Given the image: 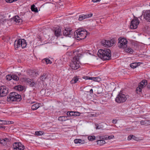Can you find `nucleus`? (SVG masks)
<instances>
[{
  "label": "nucleus",
  "instance_id": "nucleus-1",
  "mask_svg": "<svg viewBox=\"0 0 150 150\" xmlns=\"http://www.w3.org/2000/svg\"><path fill=\"white\" fill-rule=\"evenodd\" d=\"M98 56L104 60H109L111 57V51L109 49L99 50L98 53Z\"/></svg>",
  "mask_w": 150,
  "mask_h": 150
},
{
  "label": "nucleus",
  "instance_id": "nucleus-2",
  "mask_svg": "<svg viewBox=\"0 0 150 150\" xmlns=\"http://www.w3.org/2000/svg\"><path fill=\"white\" fill-rule=\"evenodd\" d=\"M74 37L78 40L84 39L87 35V31L84 29H78L74 32Z\"/></svg>",
  "mask_w": 150,
  "mask_h": 150
},
{
  "label": "nucleus",
  "instance_id": "nucleus-3",
  "mask_svg": "<svg viewBox=\"0 0 150 150\" xmlns=\"http://www.w3.org/2000/svg\"><path fill=\"white\" fill-rule=\"evenodd\" d=\"M80 56L77 55L75 56L72 59L70 64V67L74 69H77L80 67V62L79 60Z\"/></svg>",
  "mask_w": 150,
  "mask_h": 150
},
{
  "label": "nucleus",
  "instance_id": "nucleus-4",
  "mask_svg": "<svg viewBox=\"0 0 150 150\" xmlns=\"http://www.w3.org/2000/svg\"><path fill=\"white\" fill-rule=\"evenodd\" d=\"M8 101L11 100L12 101H20L21 99V96L17 93L13 92L11 93L7 97Z\"/></svg>",
  "mask_w": 150,
  "mask_h": 150
},
{
  "label": "nucleus",
  "instance_id": "nucleus-5",
  "mask_svg": "<svg viewBox=\"0 0 150 150\" xmlns=\"http://www.w3.org/2000/svg\"><path fill=\"white\" fill-rule=\"evenodd\" d=\"M14 45L15 50H17L21 47L22 48H25L27 46V43L26 40L24 39H20L15 41Z\"/></svg>",
  "mask_w": 150,
  "mask_h": 150
},
{
  "label": "nucleus",
  "instance_id": "nucleus-6",
  "mask_svg": "<svg viewBox=\"0 0 150 150\" xmlns=\"http://www.w3.org/2000/svg\"><path fill=\"white\" fill-rule=\"evenodd\" d=\"M129 97L128 95H126L124 94L119 93L115 99V101L116 102L118 103H122L125 102L127 99Z\"/></svg>",
  "mask_w": 150,
  "mask_h": 150
},
{
  "label": "nucleus",
  "instance_id": "nucleus-7",
  "mask_svg": "<svg viewBox=\"0 0 150 150\" xmlns=\"http://www.w3.org/2000/svg\"><path fill=\"white\" fill-rule=\"evenodd\" d=\"M147 84V81L146 80H143L140 82L138 85V87L137 88L136 92L138 93L142 91V88L145 87Z\"/></svg>",
  "mask_w": 150,
  "mask_h": 150
},
{
  "label": "nucleus",
  "instance_id": "nucleus-8",
  "mask_svg": "<svg viewBox=\"0 0 150 150\" xmlns=\"http://www.w3.org/2000/svg\"><path fill=\"white\" fill-rule=\"evenodd\" d=\"M115 42V40L113 39L110 40H103L102 41V43L104 46L108 47L113 46Z\"/></svg>",
  "mask_w": 150,
  "mask_h": 150
},
{
  "label": "nucleus",
  "instance_id": "nucleus-9",
  "mask_svg": "<svg viewBox=\"0 0 150 150\" xmlns=\"http://www.w3.org/2000/svg\"><path fill=\"white\" fill-rule=\"evenodd\" d=\"M118 45L119 48H124L127 47V41L125 39L120 38L118 39Z\"/></svg>",
  "mask_w": 150,
  "mask_h": 150
},
{
  "label": "nucleus",
  "instance_id": "nucleus-10",
  "mask_svg": "<svg viewBox=\"0 0 150 150\" xmlns=\"http://www.w3.org/2000/svg\"><path fill=\"white\" fill-rule=\"evenodd\" d=\"M139 23V20L137 18H134L131 22L130 28L133 29H136Z\"/></svg>",
  "mask_w": 150,
  "mask_h": 150
},
{
  "label": "nucleus",
  "instance_id": "nucleus-11",
  "mask_svg": "<svg viewBox=\"0 0 150 150\" xmlns=\"http://www.w3.org/2000/svg\"><path fill=\"white\" fill-rule=\"evenodd\" d=\"M13 150H24V146L20 142H15L13 144Z\"/></svg>",
  "mask_w": 150,
  "mask_h": 150
},
{
  "label": "nucleus",
  "instance_id": "nucleus-12",
  "mask_svg": "<svg viewBox=\"0 0 150 150\" xmlns=\"http://www.w3.org/2000/svg\"><path fill=\"white\" fill-rule=\"evenodd\" d=\"M0 92H1L0 96H5L8 93V88L5 86H0Z\"/></svg>",
  "mask_w": 150,
  "mask_h": 150
},
{
  "label": "nucleus",
  "instance_id": "nucleus-13",
  "mask_svg": "<svg viewBox=\"0 0 150 150\" xmlns=\"http://www.w3.org/2000/svg\"><path fill=\"white\" fill-rule=\"evenodd\" d=\"M72 30L69 28H67L63 31V35L66 37H71L73 33L71 32Z\"/></svg>",
  "mask_w": 150,
  "mask_h": 150
},
{
  "label": "nucleus",
  "instance_id": "nucleus-14",
  "mask_svg": "<svg viewBox=\"0 0 150 150\" xmlns=\"http://www.w3.org/2000/svg\"><path fill=\"white\" fill-rule=\"evenodd\" d=\"M11 140L10 138H5L4 139H0V144L4 146H8Z\"/></svg>",
  "mask_w": 150,
  "mask_h": 150
},
{
  "label": "nucleus",
  "instance_id": "nucleus-15",
  "mask_svg": "<svg viewBox=\"0 0 150 150\" xmlns=\"http://www.w3.org/2000/svg\"><path fill=\"white\" fill-rule=\"evenodd\" d=\"M92 16L93 14L92 13L86 15H81L79 16L78 20L79 21H81L84 19L91 17Z\"/></svg>",
  "mask_w": 150,
  "mask_h": 150
},
{
  "label": "nucleus",
  "instance_id": "nucleus-16",
  "mask_svg": "<svg viewBox=\"0 0 150 150\" xmlns=\"http://www.w3.org/2000/svg\"><path fill=\"white\" fill-rule=\"evenodd\" d=\"M24 81L31 87L34 86L36 84L33 81L29 78H25Z\"/></svg>",
  "mask_w": 150,
  "mask_h": 150
},
{
  "label": "nucleus",
  "instance_id": "nucleus-17",
  "mask_svg": "<svg viewBox=\"0 0 150 150\" xmlns=\"http://www.w3.org/2000/svg\"><path fill=\"white\" fill-rule=\"evenodd\" d=\"M144 17L147 21L150 22V10H147L145 12Z\"/></svg>",
  "mask_w": 150,
  "mask_h": 150
},
{
  "label": "nucleus",
  "instance_id": "nucleus-18",
  "mask_svg": "<svg viewBox=\"0 0 150 150\" xmlns=\"http://www.w3.org/2000/svg\"><path fill=\"white\" fill-rule=\"evenodd\" d=\"M61 30L60 28H56L55 30L54 33L56 36L58 37L61 35Z\"/></svg>",
  "mask_w": 150,
  "mask_h": 150
},
{
  "label": "nucleus",
  "instance_id": "nucleus-19",
  "mask_svg": "<svg viewBox=\"0 0 150 150\" xmlns=\"http://www.w3.org/2000/svg\"><path fill=\"white\" fill-rule=\"evenodd\" d=\"M140 123L142 125L147 126L150 125V121L146 120H142L140 122Z\"/></svg>",
  "mask_w": 150,
  "mask_h": 150
},
{
  "label": "nucleus",
  "instance_id": "nucleus-20",
  "mask_svg": "<svg viewBox=\"0 0 150 150\" xmlns=\"http://www.w3.org/2000/svg\"><path fill=\"white\" fill-rule=\"evenodd\" d=\"M40 103H35L32 106L31 109L33 110H36L40 107Z\"/></svg>",
  "mask_w": 150,
  "mask_h": 150
},
{
  "label": "nucleus",
  "instance_id": "nucleus-21",
  "mask_svg": "<svg viewBox=\"0 0 150 150\" xmlns=\"http://www.w3.org/2000/svg\"><path fill=\"white\" fill-rule=\"evenodd\" d=\"M13 21L18 23H19L22 22V20L18 16H16L13 18Z\"/></svg>",
  "mask_w": 150,
  "mask_h": 150
},
{
  "label": "nucleus",
  "instance_id": "nucleus-22",
  "mask_svg": "<svg viewBox=\"0 0 150 150\" xmlns=\"http://www.w3.org/2000/svg\"><path fill=\"white\" fill-rule=\"evenodd\" d=\"M67 117V116H60L59 117L58 119L59 121L62 122L65 121L69 119Z\"/></svg>",
  "mask_w": 150,
  "mask_h": 150
},
{
  "label": "nucleus",
  "instance_id": "nucleus-23",
  "mask_svg": "<svg viewBox=\"0 0 150 150\" xmlns=\"http://www.w3.org/2000/svg\"><path fill=\"white\" fill-rule=\"evenodd\" d=\"M15 89L19 91H22L23 90L24 88L22 86L18 85L15 87Z\"/></svg>",
  "mask_w": 150,
  "mask_h": 150
},
{
  "label": "nucleus",
  "instance_id": "nucleus-24",
  "mask_svg": "<svg viewBox=\"0 0 150 150\" xmlns=\"http://www.w3.org/2000/svg\"><path fill=\"white\" fill-rule=\"evenodd\" d=\"M1 123L2 124H1V125H8L13 124V121H6L3 120V122H1Z\"/></svg>",
  "mask_w": 150,
  "mask_h": 150
},
{
  "label": "nucleus",
  "instance_id": "nucleus-25",
  "mask_svg": "<svg viewBox=\"0 0 150 150\" xmlns=\"http://www.w3.org/2000/svg\"><path fill=\"white\" fill-rule=\"evenodd\" d=\"M47 76L46 74H43L40 77V78L41 80L43 81L47 78Z\"/></svg>",
  "mask_w": 150,
  "mask_h": 150
},
{
  "label": "nucleus",
  "instance_id": "nucleus-26",
  "mask_svg": "<svg viewBox=\"0 0 150 150\" xmlns=\"http://www.w3.org/2000/svg\"><path fill=\"white\" fill-rule=\"evenodd\" d=\"M79 79L77 77H74L72 80L71 81V83L73 84H74L76 83L77 81H78Z\"/></svg>",
  "mask_w": 150,
  "mask_h": 150
},
{
  "label": "nucleus",
  "instance_id": "nucleus-27",
  "mask_svg": "<svg viewBox=\"0 0 150 150\" xmlns=\"http://www.w3.org/2000/svg\"><path fill=\"white\" fill-rule=\"evenodd\" d=\"M35 5L33 4L31 6V11H34L35 12H38V9L37 8H35Z\"/></svg>",
  "mask_w": 150,
  "mask_h": 150
},
{
  "label": "nucleus",
  "instance_id": "nucleus-28",
  "mask_svg": "<svg viewBox=\"0 0 150 150\" xmlns=\"http://www.w3.org/2000/svg\"><path fill=\"white\" fill-rule=\"evenodd\" d=\"M44 134V132L42 131H36L35 134L37 136H40L43 135Z\"/></svg>",
  "mask_w": 150,
  "mask_h": 150
},
{
  "label": "nucleus",
  "instance_id": "nucleus-29",
  "mask_svg": "<svg viewBox=\"0 0 150 150\" xmlns=\"http://www.w3.org/2000/svg\"><path fill=\"white\" fill-rule=\"evenodd\" d=\"M138 63L135 62L131 64L130 66L133 69H134L138 66Z\"/></svg>",
  "mask_w": 150,
  "mask_h": 150
},
{
  "label": "nucleus",
  "instance_id": "nucleus-30",
  "mask_svg": "<svg viewBox=\"0 0 150 150\" xmlns=\"http://www.w3.org/2000/svg\"><path fill=\"white\" fill-rule=\"evenodd\" d=\"M97 144L99 145L105 144V141L103 140H99L97 141Z\"/></svg>",
  "mask_w": 150,
  "mask_h": 150
},
{
  "label": "nucleus",
  "instance_id": "nucleus-31",
  "mask_svg": "<svg viewBox=\"0 0 150 150\" xmlns=\"http://www.w3.org/2000/svg\"><path fill=\"white\" fill-rule=\"evenodd\" d=\"M19 77L16 75H12V79L15 81H18L19 80Z\"/></svg>",
  "mask_w": 150,
  "mask_h": 150
},
{
  "label": "nucleus",
  "instance_id": "nucleus-32",
  "mask_svg": "<svg viewBox=\"0 0 150 150\" xmlns=\"http://www.w3.org/2000/svg\"><path fill=\"white\" fill-rule=\"evenodd\" d=\"M6 79L8 81H10L12 79V75L8 74L6 77Z\"/></svg>",
  "mask_w": 150,
  "mask_h": 150
},
{
  "label": "nucleus",
  "instance_id": "nucleus-33",
  "mask_svg": "<svg viewBox=\"0 0 150 150\" xmlns=\"http://www.w3.org/2000/svg\"><path fill=\"white\" fill-rule=\"evenodd\" d=\"M82 140L80 139H76L74 140V142L75 144L81 143Z\"/></svg>",
  "mask_w": 150,
  "mask_h": 150
},
{
  "label": "nucleus",
  "instance_id": "nucleus-34",
  "mask_svg": "<svg viewBox=\"0 0 150 150\" xmlns=\"http://www.w3.org/2000/svg\"><path fill=\"white\" fill-rule=\"evenodd\" d=\"M96 137L94 136H89L88 137V139L90 141H93L95 139Z\"/></svg>",
  "mask_w": 150,
  "mask_h": 150
},
{
  "label": "nucleus",
  "instance_id": "nucleus-35",
  "mask_svg": "<svg viewBox=\"0 0 150 150\" xmlns=\"http://www.w3.org/2000/svg\"><path fill=\"white\" fill-rule=\"evenodd\" d=\"M74 111H68L67 112V114L68 116H74Z\"/></svg>",
  "mask_w": 150,
  "mask_h": 150
},
{
  "label": "nucleus",
  "instance_id": "nucleus-36",
  "mask_svg": "<svg viewBox=\"0 0 150 150\" xmlns=\"http://www.w3.org/2000/svg\"><path fill=\"white\" fill-rule=\"evenodd\" d=\"M126 51L127 52L132 53L133 52V50L130 48L128 47L126 49Z\"/></svg>",
  "mask_w": 150,
  "mask_h": 150
},
{
  "label": "nucleus",
  "instance_id": "nucleus-37",
  "mask_svg": "<svg viewBox=\"0 0 150 150\" xmlns=\"http://www.w3.org/2000/svg\"><path fill=\"white\" fill-rule=\"evenodd\" d=\"M44 60L46 64H51L52 63V62L49 59H44Z\"/></svg>",
  "mask_w": 150,
  "mask_h": 150
},
{
  "label": "nucleus",
  "instance_id": "nucleus-38",
  "mask_svg": "<svg viewBox=\"0 0 150 150\" xmlns=\"http://www.w3.org/2000/svg\"><path fill=\"white\" fill-rule=\"evenodd\" d=\"M96 129H102L103 126L102 125H99L98 124H96Z\"/></svg>",
  "mask_w": 150,
  "mask_h": 150
},
{
  "label": "nucleus",
  "instance_id": "nucleus-39",
  "mask_svg": "<svg viewBox=\"0 0 150 150\" xmlns=\"http://www.w3.org/2000/svg\"><path fill=\"white\" fill-rule=\"evenodd\" d=\"M95 77H92L89 76H86V79H89L93 80L94 81V79H95Z\"/></svg>",
  "mask_w": 150,
  "mask_h": 150
},
{
  "label": "nucleus",
  "instance_id": "nucleus-40",
  "mask_svg": "<svg viewBox=\"0 0 150 150\" xmlns=\"http://www.w3.org/2000/svg\"><path fill=\"white\" fill-rule=\"evenodd\" d=\"M95 79H94V81L99 82L101 80V78L99 77H95Z\"/></svg>",
  "mask_w": 150,
  "mask_h": 150
},
{
  "label": "nucleus",
  "instance_id": "nucleus-41",
  "mask_svg": "<svg viewBox=\"0 0 150 150\" xmlns=\"http://www.w3.org/2000/svg\"><path fill=\"white\" fill-rule=\"evenodd\" d=\"M74 116H79L80 115V113L78 112H74Z\"/></svg>",
  "mask_w": 150,
  "mask_h": 150
},
{
  "label": "nucleus",
  "instance_id": "nucleus-42",
  "mask_svg": "<svg viewBox=\"0 0 150 150\" xmlns=\"http://www.w3.org/2000/svg\"><path fill=\"white\" fill-rule=\"evenodd\" d=\"M6 1L7 3H11L13 1H16L17 0H5Z\"/></svg>",
  "mask_w": 150,
  "mask_h": 150
},
{
  "label": "nucleus",
  "instance_id": "nucleus-43",
  "mask_svg": "<svg viewBox=\"0 0 150 150\" xmlns=\"http://www.w3.org/2000/svg\"><path fill=\"white\" fill-rule=\"evenodd\" d=\"M114 135H111L108 136V137H106V139L108 138V139H110L114 138Z\"/></svg>",
  "mask_w": 150,
  "mask_h": 150
},
{
  "label": "nucleus",
  "instance_id": "nucleus-44",
  "mask_svg": "<svg viewBox=\"0 0 150 150\" xmlns=\"http://www.w3.org/2000/svg\"><path fill=\"white\" fill-rule=\"evenodd\" d=\"M133 135H130L127 138V139L129 140H130L133 138Z\"/></svg>",
  "mask_w": 150,
  "mask_h": 150
},
{
  "label": "nucleus",
  "instance_id": "nucleus-45",
  "mask_svg": "<svg viewBox=\"0 0 150 150\" xmlns=\"http://www.w3.org/2000/svg\"><path fill=\"white\" fill-rule=\"evenodd\" d=\"M117 122V120H112V123L114 124H116Z\"/></svg>",
  "mask_w": 150,
  "mask_h": 150
},
{
  "label": "nucleus",
  "instance_id": "nucleus-46",
  "mask_svg": "<svg viewBox=\"0 0 150 150\" xmlns=\"http://www.w3.org/2000/svg\"><path fill=\"white\" fill-rule=\"evenodd\" d=\"M100 0H92V1L93 2H97L100 1Z\"/></svg>",
  "mask_w": 150,
  "mask_h": 150
},
{
  "label": "nucleus",
  "instance_id": "nucleus-47",
  "mask_svg": "<svg viewBox=\"0 0 150 150\" xmlns=\"http://www.w3.org/2000/svg\"><path fill=\"white\" fill-rule=\"evenodd\" d=\"M89 92H90V94H92L93 93V89H90Z\"/></svg>",
  "mask_w": 150,
  "mask_h": 150
},
{
  "label": "nucleus",
  "instance_id": "nucleus-48",
  "mask_svg": "<svg viewBox=\"0 0 150 150\" xmlns=\"http://www.w3.org/2000/svg\"><path fill=\"white\" fill-rule=\"evenodd\" d=\"M132 139H134V140H136L137 138L135 136L133 135V138Z\"/></svg>",
  "mask_w": 150,
  "mask_h": 150
},
{
  "label": "nucleus",
  "instance_id": "nucleus-49",
  "mask_svg": "<svg viewBox=\"0 0 150 150\" xmlns=\"http://www.w3.org/2000/svg\"><path fill=\"white\" fill-rule=\"evenodd\" d=\"M147 87L150 89V83H149V84H148L147 85Z\"/></svg>",
  "mask_w": 150,
  "mask_h": 150
},
{
  "label": "nucleus",
  "instance_id": "nucleus-50",
  "mask_svg": "<svg viewBox=\"0 0 150 150\" xmlns=\"http://www.w3.org/2000/svg\"><path fill=\"white\" fill-rule=\"evenodd\" d=\"M3 122V120H0V125H1V124H2L1 123V122Z\"/></svg>",
  "mask_w": 150,
  "mask_h": 150
},
{
  "label": "nucleus",
  "instance_id": "nucleus-51",
  "mask_svg": "<svg viewBox=\"0 0 150 150\" xmlns=\"http://www.w3.org/2000/svg\"><path fill=\"white\" fill-rule=\"evenodd\" d=\"M35 103V102L33 101V102H30V103L31 104H32V103Z\"/></svg>",
  "mask_w": 150,
  "mask_h": 150
},
{
  "label": "nucleus",
  "instance_id": "nucleus-52",
  "mask_svg": "<svg viewBox=\"0 0 150 150\" xmlns=\"http://www.w3.org/2000/svg\"><path fill=\"white\" fill-rule=\"evenodd\" d=\"M3 127L1 125H0V128H2Z\"/></svg>",
  "mask_w": 150,
  "mask_h": 150
},
{
  "label": "nucleus",
  "instance_id": "nucleus-53",
  "mask_svg": "<svg viewBox=\"0 0 150 150\" xmlns=\"http://www.w3.org/2000/svg\"><path fill=\"white\" fill-rule=\"evenodd\" d=\"M21 73H19L18 74V75L19 76H20V75H21Z\"/></svg>",
  "mask_w": 150,
  "mask_h": 150
},
{
  "label": "nucleus",
  "instance_id": "nucleus-54",
  "mask_svg": "<svg viewBox=\"0 0 150 150\" xmlns=\"http://www.w3.org/2000/svg\"><path fill=\"white\" fill-rule=\"evenodd\" d=\"M100 137H101V136H99V138H101Z\"/></svg>",
  "mask_w": 150,
  "mask_h": 150
},
{
  "label": "nucleus",
  "instance_id": "nucleus-55",
  "mask_svg": "<svg viewBox=\"0 0 150 150\" xmlns=\"http://www.w3.org/2000/svg\"><path fill=\"white\" fill-rule=\"evenodd\" d=\"M149 6H150V2L149 3Z\"/></svg>",
  "mask_w": 150,
  "mask_h": 150
}]
</instances>
